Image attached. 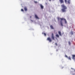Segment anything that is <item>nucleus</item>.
Instances as JSON below:
<instances>
[{"instance_id":"f257e3e1","label":"nucleus","mask_w":75,"mask_h":75,"mask_svg":"<svg viewBox=\"0 0 75 75\" xmlns=\"http://www.w3.org/2000/svg\"><path fill=\"white\" fill-rule=\"evenodd\" d=\"M61 7H62V9L61 10L63 13H65L67 12V7L64 5V4H63L61 5Z\"/></svg>"},{"instance_id":"f03ea898","label":"nucleus","mask_w":75,"mask_h":75,"mask_svg":"<svg viewBox=\"0 0 75 75\" xmlns=\"http://www.w3.org/2000/svg\"><path fill=\"white\" fill-rule=\"evenodd\" d=\"M60 22L61 26H62V27L63 26V23H62V21H63V20H64V21H65L64 23L65 24H67V20L65 19L62 18H60Z\"/></svg>"},{"instance_id":"7ed1b4c3","label":"nucleus","mask_w":75,"mask_h":75,"mask_svg":"<svg viewBox=\"0 0 75 75\" xmlns=\"http://www.w3.org/2000/svg\"><path fill=\"white\" fill-rule=\"evenodd\" d=\"M47 41H49L50 42H52V40L50 37L47 38Z\"/></svg>"},{"instance_id":"20e7f679","label":"nucleus","mask_w":75,"mask_h":75,"mask_svg":"<svg viewBox=\"0 0 75 75\" xmlns=\"http://www.w3.org/2000/svg\"><path fill=\"white\" fill-rule=\"evenodd\" d=\"M51 38H52V39H53V40H55V39L54 38V34L53 33H52V35L51 37Z\"/></svg>"},{"instance_id":"39448f33","label":"nucleus","mask_w":75,"mask_h":75,"mask_svg":"<svg viewBox=\"0 0 75 75\" xmlns=\"http://www.w3.org/2000/svg\"><path fill=\"white\" fill-rule=\"evenodd\" d=\"M59 1L61 4H62V3H64V0H59Z\"/></svg>"},{"instance_id":"423d86ee","label":"nucleus","mask_w":75,"mask_h":75,"mask_svg":"<svg viewBox=\"0 0 75 75\" xmlns=\"http://www.w3.org/2000/svg\"><path fill=\"white\" fill-rule=\"evenodd\" d=\"M35 18H37V19H40V18H39L38 17V16L37 15H36V14L35 15Z\"/></svg>"},{"instance_id":"0eeeda50","label":"nucleus","mask_w":75,"mask_h":75,"mask_svg":"<svg viewBox=\"0 0 75 75\" xmlns=\"http://www.w3.org/2000/svg\"><path fill=\"white\" fill-rule=\"evenodd\" d=\"M40 6L41 9H44V6H42V5L40 4Z\"/></svg>"},{"instance_id":"6e6552de","label":"nucleus","mask_w":75,"mask_h":75,"mask_svg":"<svg viewBox=\"0 0 75 75\" xmlns=\"http://www.w3.org/2000/svg\"><path fill=\"white\" fill-rule=\"evenodd\" d=\"M72 56L73 57L72 58V59H73L74 60H75V55H72Z\"/></svg>"},{"instance_id":"1a4fd4ad","label":"nucleus","mask_w":75,"mask_h":75,"mask_svg":"<svg viewBox=\"0 0 75 75\" xmlns=\"http://www.w3.org/2000/svg\"><path fill=\"white\" fill-rule=\"evenodd\" d=\"M24 10L25 11H27V7H25L24 8Z\"/></svg>"},{"instance_id":"9d476101","label":"nucleus","mask_w":75,"mask_h":75,"mask_svg":"<svg viewBox=\"0 0 75 75\" xmlns=\"http://www.w3.org/2000/svg\"><path fill=\"white\" fill-rule=\"evenodd\" d=\"M58 33L60 36H62V35H61V32L60 31H59L58 32Z\"/></svg>"},{"instance_id":"9b49d317","label":"nucleus","mask_w":75,"mask_h":75,"mask_svg":"<svg viewBox=\"0 0 75 75\" xmlns=\"http://www.w3.org/2000/svg\"><path fill=\"white\" fill-rule=\"evenodd\" d=\"M70 1H71V0H68L67 1V3L68 4H70Z\"/></svg>"},{"instance_id":"f8f14e48","label":"nucleus","mask_w":75,"mask_h":75,"mask_svg":"<svg viewBox=\"0 0 75 75\" xmlns=\"http://www.w3.org/2000/svg\"><path fill=\"white\" fill-rule=\"evenodd\" d=\"M50 27L52 29H54V27L52 26V25H50Z\"/></svg>"},{"instance_id":"ddd939ff","label":"nucleus","mask_w":75,"mask_h":75,"mask_svg":"<svg viewBox=\"0 0 75 75\" xmlns=\"http://www.w3.org/2000/svg\"><path fill=\"white\" fill-rule=\"evenodd\" d=\"M42 34H44L45 36H46V35H47L46 34V33H42Z\"/></svg>"},{"instance_id":"4468645a","label":"nucleus","mask_w":75,"mask_h":75,"mask_svg":"<svg viewBox=\"0 0 75 75\" xmlns=\"http://www.w3.org/2000/svg\"><path fill=\"white\" fill-rule=\"evenodd\" d=\"M56 36L57 37H58V38H59V35L58 34H56Z\"/></svg>"},{"instance_id":"2eb2a0df","label":"nucleus","mask_w":75,"mask_h":75,"mask_svg":"<svg viewBox=\"0 0 75 75\" xmlns=\"http://www.w3.org/2000/svg\"><path fill=\"white\" fill-rule=\"evenodd\" d=\"M68 59H69V60H71V57L69 56L68 57Z\"/></svg>"},{"instance_id":"dca6fc26","label":"nucleus","mask_w":75,"mask_h":75,"mask_svg":"<svg viewBox=\"0 0 75 75\" xmlns=\"http://www.w3.org/2000/svg\"><path fill=\"white\" fill-rule=\"evenodd\" d=\"M71 35H74V33H73V32L71 31Z\"/></svg>"},{"instance_id":"f3484780","label":"nucleus","mask_w":75,"mask_h":75,"mask_svg":"<svg viewBox=\"0 0 75 75\" xmlns=\"http://www.w3.org/2000/svg\"><path fill=\"white\" fill-rule=\"evenodd\" d=\"M57 19L58 20V21H59V20H60V18L59 17H57Z\"/></svg>"},{"instance_id":"a211bd4d","label":"nucleus","mask_w":75,"mask_h":75,"mask_svg":"<svg viewBox=\"0 0 75 75\" xmlns=\"http://www.w3.org/2000/svg\"><path fill=\"white\" fill-rule=\"evenodd\" d=\"M65 57H66V58H68V56H67V55L66 54L65 55Z\"/></svg>"},{"instance_id":"6ab92c4d","label":"nucleus","mask_w":75,"mask_h":75,"mask_svg":"<svg viewBox=\"0 0 75 75\" xmlns=\"http://www.w3.org/2000/svg\"><path fill=\"white\" fill-rule=\"evenodd\" d=\"M69 45H71V43H70V41H69Z\"/></svg>"},{"instance_id":"aec40b11","label":"nucleus","mask_w":75,"mask_h":75,"mask_svg":"<svg viewBox=\"0 0 75 75\" xmlns=\"http://www.w3.org/2000/svg\"><path fill=\"white\" fill-rule=\"evenodd\" d=\"M64 1L65 3H67V0H64Z\"/></svg>"},{"instance_id":"412c9836","label":"nucleus","mask_w":75,"mask_h":75,"mask_svg":"<svg viewBox=\"0 0 75 75\" xmlns=\"http://www.w3.org/2000/svg\"><path fill=\"white\" fill-rule=\"evenodd\" d=\"M21 11H24V10H23V9H21Z\"/></svg>"},{"instance_id":"4be33fe9","label":"nucleus","mask_w":75,"mask_h":75,"mask_svg":"<svg viewBox=\"0 0 75 75\" xmlns=\"http://www.w3.org/2000/svg\"><path fill=\"white\" fill-rule=\"evenodd\" d=\"M34 3H37V2L36 1H35Z\"/></svg>"},{"instance_id":"5701e85b","label":"nucleus","mask_w":75,"mask_h":75,"mask_svg":"<svg viewBox=\"0 0 75 75\" xmlns=\"http://www.w3.org/2000/svg\"><path fill=\"white\" fill-rule=\"evenodd\" d=\"M55 44V45H56L57 46H58V45L57 44V43H56Z\"/></svg>"},{"instance_id":"b1692460","label":"nucleus","mask_w":75,"mask_h":75,"mask_svg":"<svg viewBox=\"0 0 75 75\" xmlns=\"http://www.w3.org/2000/svg\"><path fill=\"white\" fill-rule=\"evenodd\" d=\"M64 33H63L62 34V35H63V34H64Z\"/></svg>"},{"instance_id":"393cba45","label":"nucleus","mask_w":75,"mask_h":75,"mask_svg":"<svg viewBox=\"0 0 75 75\" xmlns=\"http://www.w3.org/2000/svg\"><path fill=\"white\" fill-rule=\"evenodd\" d=\"M31 21H32V22H33V21L32 20H31Z\"/></svg>"},{"instance_id":"a878e982","label":"nucleus","mask_w":75,"mask_h":75,"mask_svg":"<svg viewBox=\"0 0 75 75\" xmlns=\"http://www.w3.org/2000/svg\"><path fill=\"white\" fill-rule=\"evenodd\" d=\"M49 0V1H51V0Z\"/></svg>"},{"instance_id":"bb28decb","label":"nucleus","mask_w":75,"mask_h":75,"mask_svg":"<svg viewBox=\"0 0 75 75\" xmlns=\"http://www.w3.org/2000/svg\"><path fill=\"white\" fill-rule=\"evenodd\" d=\"M30 18H31V17H32L31 16H30Z\"/></svg>"},{"instance_id":"cd10ccee","label":"nucleus","mask_w":75,"mask_h":75,"mask_svg":"<svg viewBox=\"0 0 75 75\" xmlns=\"http://www.w3.org/2000/svg\"><path fill=\"white\" fill-rule=\"evenodd\" d=\"M45 4L47 5V3H46Z\"/></svg>"},{"instance_id":"c85d7f7f","label":"nucleus","mask_w":75,"mask_h":75,"mask_svg":"<svg viewBox=\"0 0 75 75\" xmlns=\"http://www.w3.org/2000/svg\"><path fill=\"white\" fill-rule=\"evenodd\" d=\"M53 1H54V0H53Z\"/></svg>"}]
</instances>
